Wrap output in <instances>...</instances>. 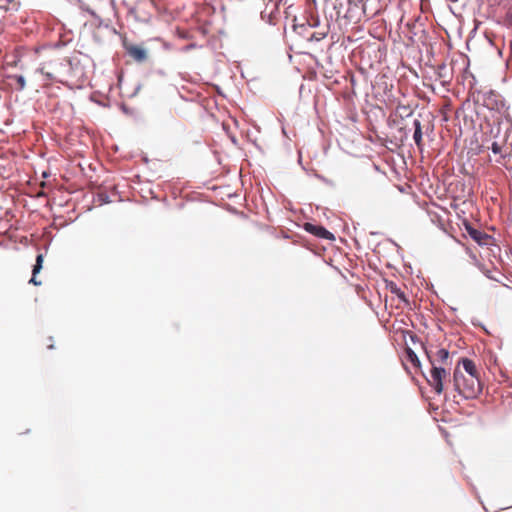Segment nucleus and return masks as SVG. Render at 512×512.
Instances as JSON below:
<instances>
[{"mask_svg":"<svg viewBox=\"0 0 512 512\" xmlns=\"http://www.w3.org/2000/svg\"><path fill=\"white\" fill-rule=\"evenodd\" d=\"M453 386L459 396L464 399H475L482 391L480 376L465 375L459 365L454 369Z\"/></svg>","mask_w":512,"mask_h":512,"instance_id":"f257e3e1","label":"nucleus"},{"mask_svg":"<svg viewBox=\"0 0 512 512\" xmlns=\"http://www.w3.org/2000/svg\"><path fill=\"white\" fill-rule=\"evenodd\" d=\"M426 354L432 366L428 383L434 391L440 395L444 390L443 380L447 378L448 372L445 368L437 366L436 363L446 364L449 359V351L445 348H441L436 352L434 358H432L427 351Z\"/></svg>","mask_w":512,"mask_h":512,"instance_id":"f03ea898","label":"nucleus"},{"mask_svg":"<svg viewBox=\"0 0 512 512\" xmlns=\"http://www.w3.org/2000/svg\"><path fill=\"white\" fill-rule=\"evenodd\" d=\"M71 60L68 57L62 56L57 51H52L49 56L37 68V72L41 73L46 80H56L57 76L64 71L69 70Z\"/></svg>","mask_w":512,"mask_h":512,"instance_id":"7ed1b4c3","label":"nucleus"},{"mask_svg":"<svg viewBox=\"0 0 512 512\" xmlns=\"http://www.w3.org/2000/svg\"><path fill=\"white\" fill-rule=\"evenodd\" d=\"M123 46L127 54L137 62H143L147 58V53L144 48L138 45L131 44L126 40L123 41Z\"/></svg>","mask_w":512,"mask_h":512,"instance_id":"20e7f679","label":"nucleus"},{"mask_svg":"<svg viewBox=\"0 0 512 512\" xmlns=\"http://www.w3.org/2000/svg\"><path fill=\"white\" fill-rule=\"evenodd\" d=\"M304 228L307 232H309L319 238L328 239V240L335 239L334 235L330 231H328L326 228H324L323 226L314 225L312 223H305Z\"/></svg>","mask_w":512,"mask_h":512,"instance_id":"39448f33","label":"nucleus"},{"mask_svg":"<svg viewBox=\"0 0 512 512\" xmlns=\"http://www.w3.org/2000/svg\"><path fill=\"white\" fill-rule=\"evenodd\" d=\"M466 230L469 236L479 245H488L491 236L487 233L473 228L471 225H466Z\"/></svg>","mask_w":512,"mask_h":512,"instance_id":"423d86ee","label":"nucleus"},{"mask_svg":"<svg viewBox=\"0 0 512 512\" xmlns=\"http://www.w3.org/2000/svg\"><path fill=\"white\" fill-rule=\"evenodd\" d=\"M458 365H459V367H461V369L465 373V375L480 376L479 371L476 367V364L471 359L462 358L459 361Z\"/></svg>","mask_w":512,"mask_h":512,"instance_id":"0eeeda50","label":"nucleus"},{"mask_svg":"<svg viewBox=\"0 0 512 512\" xmlns=\"http://www.w3.org/2000/svg\"><path fill=\"white\" fill-rule=\"evenodd\" d=\"M9 85L17 91H22L26 87V80L22 75H8Z\"/></svg>","mask_w":512,"mask_h":512,"instance_id":"6e6552de","label":"nucleus"},{"mask_svg":"<svg viewBox=\"0 0 512 512\" xmlns=\"http://www.w3.org/2000/svg\"><path fill=\"white\" fill-rule=\"evenodd\" d=\"M414 134L413 139L415 141V144L417 145L419 150H422L423 148V141H422V127L421 122L419 120H414Z\"/></svg>","mask_w":512,"mask_h":512,"instance_id":"1a4fd4ad","label":"nucleus"},{"mask_svg":"<svg viewBox=\"0 0 512 512\" xmlns=\"http://www.w3.org/2000/svg\"><path fill=\"white\" fill-rule=\"evenodd\" d=\"M42 263H43V255L39 254L36 257V263H35V265L33 267V276L30 279V283H33L34 285H40L41 284V282L36 280V274L39 273L40 270L42 269Z\"/></svg>","mask_w":512,"mask_h":512,"instance_id":"9d476101","label":"nucleus"},{"mask_svg":"<svg viewBox=\"0 0 512 512\" xmlns=\"http://www.w3.org/2000/svg\"><path fill=\"white\" fill-rule=\"evenodd\" d=\"M389 291L394 294L395 296H397L402 302L404 303H408V299L405 295V293L401 290V288H399L397 286V284H395L394 282H390L388 285H387Z\"/></svg>","mask_w":512,"mask_h":512,"instance_id":"9b49d317","label":"nucleus"},{"mask_svg":"<svg viewBox=\"0 0 512 512\" xmlns=\"http://www.w3.org/2000/svg\"><path fill=\"white\" fill-rule=\"evenodd\" d=\"M405 353L407 361H409L415 368L421 367V363L418 356L410 347L405 348Z\"/></svg>","mask_w":512,"mask_h":512,"instance_id":"f8f14e48","label":"nucleus"},{"mask_svg":"<svg viewBox=\"0 0 512 512\" xmlns=\"http://www.w3.org/2000/svg\"><path fill=\"white\" fill-rule=\"evenodd\" d=\"M491 150L494 154H498L501 152V146L497 142H493L491 145Z\"/></svg>","mask_w":512,"mask_h":512,"instance_id":"ddd939ff","label":"nucleus"},{"mask_svg":"<svg viewBox=\"0 0 512 512\" xmlns=\"http://www.w3.org/2000/svg\"><path fill=\"white\" fill-rule=\"evenodd\" d=\"M507 21H508L509 25H511V26H512V13H511V14H508V16H507Z\"/></svg>","mask_w":512,"mask_h":512,"instance_id":"4468645a","label":"nucleus"},{"mask_svg":"<svg viewBox=\"0 0 512 512\" xmlns=\"http://www.w3.org/2000/svg\"><path fill=\"white\" fill-rule=\"evenodd\" d=\"M410 338H411L412 342H414V343H415V342H416V340H417V336H416V335H413V334H411V335H410Z\"/></svg>","mask_w":512,"mask_h":512,"instance_id":"2eb2a0df","label":"nucleus"}]
</instances>
